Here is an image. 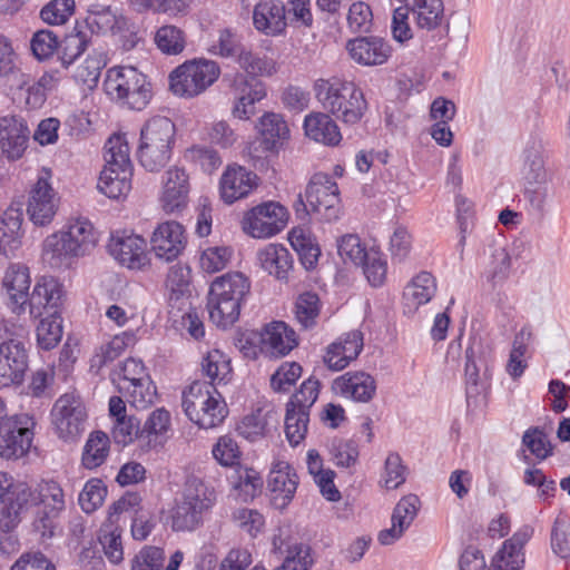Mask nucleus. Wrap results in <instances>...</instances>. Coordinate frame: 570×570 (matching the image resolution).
<instances>
[{
  "instance_id": "nucleus-1",
  "label": "nucleus",
  "mask_w": 570,
  "mask_h": 570,
  "mask_svg": "<svg viewBox=\"0 0 570 570\" xmlns=\"http://www.w3.org/2000/svg\"><path fill=\"white\" fill-rule=\"evenodd\" d=\"M240 68L250 76L237 73L233 81L235 102L232 109L234 117L247 120L256 112V102L266 97L265 83L258 80V76H272L276 72V63L272 58L259 56L246 50L237 59Z\"/></svg>"
},
{
  "instance_id": "nucleus-2",
  "label": "nucleus",
  "mask_w": 570,
  "mask_h": 570,
  "mask_svg": "<svg viewBox=\"0 0 570 570\" xmlns=\"http://www.w3.org/2000/svg\"><path fill=\"white\" fill-rule=\"evenodd\" d=\"M249 293L250 281L243 273L228 272L217 276L207 294L209 320L222 328L234 325Z\"/></svg>"
},
{
  "instance_id": "nucleus-3",
  "label": "nucleus",
  "mask_w": 570,
  "mask_h": 570,
  "mask_svg": "<svg viewBox=\"0 0 570 570\" xmlns=\"http://www.w3.org/2000/svg\"><path fill=\"white\" fill-rule=\"evenodd\" d=\"M313 89L324 109L344 124L360 122L368 108L362 89L353 81L337 77L321 78L314 82Z\"/></svg>"
},
{
  "instance_id": "nucleus-4",
  "label": "nucleus",
  "mask_w": 570,
  "mask_h": 570,
  "mask_svg": "<svg viewBox=\"0 0 570 570\" xmlns=\"http://www.w3.org/2000/svg\"><path fill=\"white\" fill-rule=\"evenodd\" d=\"M176 142V126L165 116L149 118L140 129L136 156L150 173H158L169 163Z\"/></svg>"
},
{
  "instance_id": "nucleus-5",
  "label": "nucleus",
  "mask_w": 570,
  "mask_h": 570,
  "mask_svg": "<svg viewBox=\"0 0 570 570\" xmlns=\"http://www.w3.org/2000/svg\"><path fill=\"white\" fill-rule=\"evenodd\" d=\"M27 330L0 320V389L20 385L29 368Z\"/></svg>"
},
{
  "instance_id": "nucleus-6",
  "label": "nucleus",
  "mask_w": 570,
  "mask_h": 570,
  "mask_svg": "<svg viewBox=\"0 0 570 570\" xmlns=\"http://www.w3.org/2000/svg\"><path fill=\"white\" fill-rule=\"evenodd\" d=\"M105 150L106 166L100 173L98 188L107 197L118 199L131 189L130 148L122 136L114 135L107 140Z\"/></svg>"
},
{
  "instance_id": "nucleus-7",
  "label": "nucleus",
  "mask_w": 570,
  "mask_h": 570,
  "mask_svg": "<svg viewBox=\"0 0 570 570\" xmlns=\"http://www.w3.org/2000/svg\"><path fill=\"white\" fill-rule=\"evenodd\" d=\"M106 94L131 110L145 109L153 98L148 77L135 67H114L104 82Z\"/></svg>"
},
{
  "instance_id": "nucleus-8",
  "label": "nucleus",
  "mask_w": 570,
  "mask_h": 570,
  "mask_svg": "<svg viewBox=\"0 0 570 570\" xmlns=\"http://www.w3.org/2000/svg\"><path fill=\"white\" fill-rule=\"evenodd\" d=\"M181 406L188 419L200 429L216 428L228 414L222 394L207 382H193L183 393Z\"/></svg>"
},
{
  "instance_id": "nucleus-9",
  "label": "nucleus",
  "mask_w": 570,
  "mask_h": 570,
  "mask_svg": "<svg viewBox=\"0 0 570 570\" xmlns=\"http://www.w3.org/2000/svg\"><path fill=\"white\" fill-rule=\"evenodd\" d=\"M215 492L203 480L188 478L183 500L178 502L171 515L174 531H193L203 523V515L214 505Z\"/></svg>"
},
{
  "instance_id": "nucleus-10",
  "label": "nucleus",
  "mask_w": 570,
  "mask_h": 570,
  "mask_svg": "<svg viewBox=\"0 0 570 570\" xmlns=\"http://www.w3.org/2000/svg\"><path fill=\"white\" fill-rule=\"evenodd\" d=\"M219 76L220 67L214 60H186L169 73V89L177 97L194 98L205 92Z\"/></svg>"
},
{
  "instance_id": "nucleus-11",
  "label": "nucleus",
  "mask_w": 570,
  "mask_h": 570,
  "mask_svg": "<svg viewBox=\"0 0 570 570\" xmlns=\"http://www.w3.org/2000/svg\"><path fill=\"white\" fill-rule=\"evenodd\" d=\"M321 383L314 377L305 380L286 403L285 435L292 446L301 444L307 434L309 410L316 402Z\"/></svg>"
},
{
  "instance_id": "nucleus-12",
  "label": "nucleus",
  "mask_w": 570,
  "mask_h": 570,
  "mask_svg": "<svg viewBox=\"0 0 570 570\" xmlns=\"http://www.w3.org/2000/svg\"><path fill=\"white\" fill-rule=\"evenodd\" d=\"M87 410L78 394L60 395L51 410V421L59 439L75 442L83 433L87 422Z\"/></svg>"
},
{
  "instance_id": "nucleus-13",
  "label": "nucleus",
  "mask_w": 570,
  "mask_h": 570,
  "mask_svg": "<svg viewBox=\"0 0 570 570\" xmlns=\"http://www.w3.org/2000/svg\"><path fill=\"white\" fill-rule=\"evenodd\" d=\"M305 198L313 215L320 220L331 223L338 219L341 212L340 189L331 175L314 174L306 186Z\"/></svg>"
},
{
  "instance_id": "nucleus-14",
  "label": "nucleus",
  "mask_w": 570,
  "mask_h": 570,
  "mask_svg": "<svg viewBox=\"0 0 570 570\" xmlns=\"http://www.w3.org/2000/svg\"><path fill=\"white\" fill-rule=\"evenodd\" d=\"M35 420L19 414L0 420V456L7 460L26 455L35 436Z\"/></svg>"
},
{
  "instance_id": "nucleus-15",
  "label": "nucleus",
  "mask_w": 570,
  "mask_h": 570,
  "mask_svg": "<svg viewBox=\"0 0 570 570\" xmlns=\"http://www.w3.org/2000/svg\"><path fill=\"white\" fill-rule=\"evenodd\" d=\"M45 492V482L32 488L26 482H11L0 507V529L12 530L20 521V514L30 507L38 505Z\"/></svg>"
},
{
  "instance_id": "nucleus-16",
  "label": "nucleus",
  "mask_w": 570,
  "mask_h": 570,
  "mask_svg": "<svg viewBox=\"0 0 570 570\" xmlns=\"http://www.w3.org/2000/svg\"><path fill=\"white\" fill-rule=\"evenodd\" d=\"M287 209L276 202H266L248 210L243 229L255 238H267L278 234L287 223Z\"/></svg>"
},
{
  "instance_id": "nucleus-17",
  "label": "nucleus",
  "mask_w": 570,
  "mask_h": 570,
  "mask_svg": "<svg viewBox=\"0 0 570 570\" xmlns=\"http://www.w3.org/2000/svg\"><path fill=\"white\" fill-rule=\"evenodd\" d=\"M65 510V494L56 481L45 482V492L38 503L32 527L41 538H52L59 528V518Z\"/></svg>"
},
{
  "instance_id": "nucleus-18",
  "label": "nucleus",
  "mask_w": 570,
  "mask_h": 570,
  "mask_svg": "<svg viewBox=\"0 0 570 570\" xmlns=\"http://www.w3.org/2000/svg\"><path fill=\"white\" fill-rule=\"evenodd\" d=\"M147 243L136 234L127 230L111 234L108 243V252L121 265L131 269H139L148 263Z\"/></svg>"
},
{
  "instance_id": "nucleus-19",
  "label": "nucleus",
  "mask_w": 570,
  "mask_h": 570,
  "mask_svg": "<svg viewBox=\"0 0 570 570\" xmlns=\"http://www.w3.org/2000/svg\"><path fill=\"white\" fill-rule=\"evenodd\" d=\"M187 244L185 228L175 220L160 223L150 237V247L155 256L173 262L183 253Z\"/></svg>"
},
{
  "instance_id": "nucleus-20",
  "label": "nucleus",
  "mask_w": 570,
  "mask_h": 570,
  "mask_svg": "<svg viewBox=\"0 0 570 570\" xmlns=\"http://www.w3.org/2000/svg\"><path fill=\"white\" fill-rule=\"evenodd\" d=\"M163 178L164 186L160 197L163 209L167 214L181 213L189 202V175L185 168L173 166L165 173Z\"/></svg>"
},
{
  "instance_id": "nucleus-21",
  "label": "nucleus",
  "mask_w": 570,
  "mask_h": 570,
  "mask_svg": "<svg viewBox=\"0 0 570 570\" xmlns=\"http://www.w3.org/2000/svg\"><path fill=\"white\" fill-rule=\"evenodd\" d=\"M57 193L46 178L40 177L30 190L27 213L37 226L50 224L58 209Z\"/></svg>"
},
{
  "instance_id": "nucleus-22",
  "label": "nucleus",
  "mask_w": 570,
  "mask_h": 570,
  "mask_svg": "<svg viewBox=\"0 0 570 570\" xmlns=\"http://www.w3.org/2000/svg\"><path fill=\"white\" fill-rule=\"evenodd\" d=\"M297 485L298 476L294 468L284 461L274 463L267 479L272 505L284 510L292 502Z\"/></svg>"
},
{
  "instance_id": "nucleus-23",
  "label": "nucleus",
  "mask_w": 570,
  "mask_h": 570,
  "mask_svg": "<svg viewBox=\"0 0 570 570\" xmlns=\"http://www.w3.org/2000/svg\"><path fill=\"white\" fill-rule=\"evenodd\" d=\"M30 137L27 121L20 116L0 118V149L9 160H17L24 154Z\"/></svg>"
},
{
  "instance_id": "nucleus-24",
  "label": "nucleus",
  "mask_w": 570,
  "mask_h": 570,
  "mask_svg": "<svg viewBox=\"0 0 570 570\" xmlns=\"http://www.w3.org/2000/svg\"><path fill=\"white\" fill-rule=\"evenodd\" d=\"M465 394L469 405H478L479 397L485 396L490 386V367L487 360L478 355L474 346L465 350Z\"/></svg>"
},
{
  "instance_id": "nucleus-25",
  "label": "nucleus",
  "mask_w": 570,
  "mask_h": 570,
  "mask_svg": "<svg viewBox=\"0 0 570 570\" xmlns=\"http://www.w3.org/2000/svg\"><path fill=\"white\" fill-rule=\"evenodd\" d=\"M27 304L30 315L35 318L45 314L56 316L62 304V285L53 277H42L35 285Z\"/></svg>"
},
{
  "instance_id": "nucleus-26",
  "label": "nucleus",
  "mask_w": 570,
  "mask_h": 570,
  "mask_svg": "<svg viewBox=\"0 0 570 570\" xmlns=\"http://www.w3.org/2000/svg\"><path fill=\"white\" fill-rule=\"evenodd\" d=\"M351 58L362 66H380L392 55L389 42L381 37L363 36L351 39L346 43Z\"/></svg>"
},
{
  "instance_id": "nucleus-27",
  "label": "nucleus",
  "mask_w": 570,
  "mask_h": 570,
  "mask_svg": "<svg viewBox=\"0 0 570 570\" xmlns=\"http://www.w3.org/2000/svg\"><path fill=\"white\" fill-rule=\"evenodd\" d=\"M332 391L356 402H370L376 393V382L372 375L363 371L346 372L337 376L332 384Z\"/></svg>"
},
{
  "instance_id": "nucleus-28",
  "label": "nucleus",
  "mask_w": 570,
  "mask_h": 570,
  "mask_svg": "<svg viewBox=\"0 0 570 570\" xmlns=\"http://www.w3.org/2000/svg\"><path fill=\"white\" fill-rule=\"evenodd\" d=\"M261 350L273 357H283L298 345L296 332L283 321L265 325L261 333Z\"/></svg>"
},
{
  "instance_id": "nucleus-29",
  "label": "nucleus",
  "mask_w": 570,
  "mask_h": 570,
  "mask_svg": "<svg viewBox=\"0 0 570 570\" xmlns=\"http://www.w3.org/2000/svg\"><path fill=\"white\" fill-rule=\"evenodd\" d=\"M257 185V175L243 166H228L220 178V197L226 204L248 196Z\"/></svg>"
},
{
  "instance_id": "nucleus-30",
  "label": "nucleus",
  "mask_w": 570,
  "mask_h": 570,
  "mask_svg": "<svg viewBox=\"0 0 570 570\" xmlns=\"http://www.w3.org/2000/svg\"><path fill=\"white\" fill-rule=\"evenodd\" d=\"M3 287L9 296V307L20 315L24 312L30 297L29 287L31 284L29 268L24 265L12 264L4 273Z\"/></svg>"
},
{
  "instance_id": "nucleus-31",
  "label": "nucleus",
  "mask_w": 570,
  "mask_h": 570,
  "mask_svg": "<svg viewBox=\"0 0 570 570\" xmlns=\"http://www.w3.org/2000/svg\"><path fill=\"white\" fill-rule=\"evenodd\" d=\"M253 23L266 36L282 35L287 27L286 6L282 0L258 2L253 11Z\"/></svg>"
},
{
  "instance_id": "nucleus-32",
  "label": "nucleus",
  "mask_w": 570,
  "mask_h": 570,
  "mask_svg": "<svg viewBox=\"0 0 570 570\" xmlns=\"http://www.w3.org/2000/svg\"><path fill=\"white\" fill-rule=\"evenodd\" d=\"M78 28L90 35H105L109 31L115 32L122 29L125 24V18L117 16L110 8V6L104 4H91L88 9L86 18L81 21L76 22Z\"/></svg>"
},
{
  "instance_id": "nucleus-33",
  "label": "nucleus",
  "mask_w": 570,
  "mask_h": 570,
  "mask_svg": "<svg viewBox=\"0 0 570 570\" xmlns=\"http://www.w3.org/2000/svg\"><path fill=\"white\" fill-rule=\"evenodd\" d=\"M23 213L20 208L8 207L0 216V254L9 257L20 248L22 242Z\"/></svg>"
},
{
  "instance_id": "nucleus-34",
  "label": "nucleus",
  "mask_w": 570,
  "mask_h": 570,
  "mask_svg": "<svg viewBox=\"0 0 570 570\" xmlns=\"http://www.w3.org/2000/svg\"><path fill=\"white\" fill-rule=\"evenodd\" d=\"M304 130L308 138L327 146H336L342 139L335 120L324 112H313L304 119Z\"/></svg>"
},
{
  "instance_id": "nucleus-35",
  "label": "nucleus",
  "mask_w": 570,
  "mask_h": 570,
  "mask_svg": "<svg viewBox=\"0 0 570 570\" xmlns=\"http://www.w3.org/2000/svg\"><path fill=\"white\" fill-rule=\"evenodd\" d=\"M436 291L435 278L429 272L416 275L403 292V305L409 312L431 301Z\"/></svg>"
},
{
  "instance_id": "nucleus-36",
  "label": "nucleus",
  "mask_w": 570,
  "mask_h": 570,
  "mask_svg": "<svg viewBox=\"0 0 570 570\" xmlns=\"http://www.w3.org/2000/svg\"><path fill=\"white\" fill-rule=\"evenodd\" d=\"M261 266L279 281L288 278V272L293 267V256L283 245L269 244L258 252Z\"/></svg>"
},
{
  "instance_id": "nucleus-37",
  "label": "nucleus",
  "mask_w": 570,
  "mask_h": 570,
  "mask_svg": "<svg viewBox=\"0 0 570 570\" xmlns=\"http://www.w3.org/2000/svg\"><path fill=\"white\" fill-rule=\"evenodd\" d=\"M544 148L538 138H531L523 151V177L525 183L548 181V174L544 166Z\"/></svg>"
},
{
  "instance_id": "nucleus-38",
  "label": "nucleus",
  "mask_w": 570,
  "mask_h": 570,
  "mask_svg": "<svg viewBox=\"0 0 570 570\" xmlns=\"http://www.w3.org/2000/svg\"><path fill=\"white\" fill-rule=\"evenodd\" d=\"M288 239L304 268L314 269L321 256V248L312 233L303 228H293Z\"/></svg>"
},
{
  "instance_id": "nucleus-39",
  "label": "nucleus",
  "mask_w": 570,
  "mask_h": 570,
  "mask_svg": "<svg viewBox=\"0 0 570 570\" xmlns=\"http://www.w3.org/2000/svg\"><path fill=\"white\" fill-rule=\"evenodd\" d=\"M90 42V35L78 28L76 23L72 31L59 40L57 53L61 66L63 68L71 66L86 51Z\"/></svg>"
},
{
  "instance_id": "nucleus-40",
  "label": "nucleus",
  "mask_w": 570,
  "mask_h": 570,
  "mask_svg": "<svg viewBox=\"0 0 570 570\" xmlns=\"http://www.w3.org/2000/svg\"><path fill=\"white\" fill-rule=\"evenodd\" d=\"M415 16L416 26L425 30L436 29L444 13L442 0H405Z\"/></svg>"
},
{
  "instance_id": "nucleus-41",
  "label": "nucleus",
  "mask_w": 570,
  "mask_h": 570,
  "mask_svg": "<svg viewBox=\"0 0 570 570\" xmlns=\"http://www.w3.org/2000/svg\"><path fill=\"white\" fill-rule=\"evenodd\" d=\"M259 132L265 149L274 150L289 136V129L283 116L275 112H266L259 119Z\"/></svg>"
},
{
  "instance_id": "nucleus-42",
  "label": "nucleus",
  "mask_w": 570,
  "mask_h": 570,
  "mask_svg": "<svg viewBox=\"0 0 570 570\" xmlns=\"http://www.w3.org/2000/svg\"><path fill=\"white\" fill-rule=\"evenodd\" d=\"M171 426V416L165 407H158L150 412L142 425V436L148 444L163 445L168 439V431Z\"/></svg>"
},
{
  "instance_id": "nucleus-43",
  "label": "nucleus",
  "mask_w": 570,
  "mask_h": 570,
  "mask_svg": "<svg viewBox=\"0 0 570 570\" xmlns=\"http://www.w3.org/2000/svg\"><path fill=\"white\" fill-rule=\"evenodd\" d=\"M149 374L141 360L127 358L119 365V368L111 374V381L118 392H127L134 383L148 381Z\"/></svg>"
},
{
  "instance_id": "nucleus-44",
  "label": "nucleus",
  "mask_w": 570,
  "mask_h": 570,
  "mask_svg": "<svg viewBox=\"0 0 570 570\" xmlns=\"http://www.w3.org/2000/svg\"><path fill=\"white\" fill-rule=\"evenodd\" d=\"M62 230L67 238H70V245L76 246L80 256L94 248L97 243L95 228L88 219L77 218Z\"/></svg>"
},
{
  "instance_id": "nucleus-45",
  "label": "nucleus",
  "mask_w": 570,
  "mask_h": 570,
  "mask_svg": "<svg viewBox=\"0 0 570 570\" xmlns=\"http://www.w3.org/2000/svg\"><path fill=\"white\" fill-rule=\"evenodd\" d=\"M43 258L51 265L58 266L63 259L80 256L76 246L70 245L63 230L49 235L43 242Z\"/></svg>"
},
{
  "instance_id": "nucleus-46",
  "label": "nucleus",
  "mask_w": 570,
  "mask_h": 570,
  "mask_svg": "<svg viewBox=\"0 0 570 570\" xmlns=\"http://www.w3.org/2000/svg\"><path fill=\"white\" fill-rule=\"evenodd\" d=\"M110 441L108 435L102 431L92 432L83 448L82 465L86 469H96L100 466L109 454Z\"/></svg>"
},
{
  "instance_id": "nucleus-47",
  "label": "nucleus",
  "mask_w": 570,
  "mask_h": 570,
  "mask_svg": "<svg viewBox=\"0 0 570 570\" xmlns=\"http://www.w3.org/2000/svg\"><path fill=\"white\" fill-rule=\"evenodd\" d=\"M204 374L210 379L208 384H226L230 380L232 365L230 360L220 351L213 350L202 361Z\"/></svg>"
},
{
  "instance_id": "nucleus-48",
  "label": "nucleus",
  "mask_w": 570,
  "mask_h": 570,
  "mask_svg": "<svg viewBox=\"0 0 570 570\" xmlns=\"http://www.w3.org/2000/svg\"><path fill=\"white\" fill-rule=\"evenodd\" d=\"M295 317L303 328H313L321 312V301L316 293L304 292L295 302Z\"/></svg>"
},
{
  "instance_id": "nucleus-49",
  "label": "nucleus",
  "mask_w": 570,
  "mask_h": 570,
  "mask_svg": "<svg viewBox=\"0 0 570 570\" xmlns=\"http://www.w3.org/2000/svg\"><path fill=\"white\" fill-rule=\"evenodd\" d=\"M330 454L337 468L352 469L358 462V444L352 439H335L331 443Z\"/></svg>"
},
{
  "instance_id": "nucleus-50",
  "label": "nucleus",
  "mask_w": 570,
  "mask_h": 570,
  "mask_svg": "<svg viewBox=\"0 0 570 570\" xmlns=\"http://www.w3.org/2000/svg\"><path fill=\"white\" fill-rule=\"evenodd\" d=\"M522 444L540 461L553 454L554 448L548 434L540 426L529 428L522 435Z\"/></svg>"
},
{
  "instance_id": "nucleus-51",
  "label": "nucleus",
  "mask_w": 570,
  "mask_h": 570,
  "mask_svg": "<svg viewBox=\"0 0 570 570\" xmlns=\"http://www.w3.org/2000/svg\"><path fill=\"white\" fill-rule=\"evenodd\" d=\"M62 337L61 317L59 314L40 320L37 326V342L42 350L50 351L57 346Z\"/></svg>"
},
{
  "instance_id": "nucleus-52",
  "label": "nucleus",
  "mask_w": 570,
  "mask_h": 570,
  "mask_svg": "<svg viewBox=\"0 0 570 570\" xmlns=\"http://www.w3.org/2000/svg\"><path fill=\"white\" fill-rule=\"evenodd\" d=\"M155 43L163 53L178 55L185 49L186 40L183 30L168 24L156 31Z\"/></svg>"
},
{
  "instance_id": "nucleus-53",
  "label": "nucleus",
  "mask_w": 570,
  "mask_h": 570,
  "mask_svg": "<svg viewBox=\"0 0 570 570\" xmlns=\"http://www.w3.org/2000/svg\"><path fill=\"white\" fill-rule=\"evenodd\" d=\"M234 250L230 246L207 247L200 255V267L204 272L213 274L227 267Z\"/></svg>"
},
{
  "instance_id": "nucleus-54",
  "label": "nucleus",
  "mask_w": 570,
  "mask_h": 570,
  "mask_svg": "<svg viewBox=\"0 0 570 570\" xmlns=\"http://www.w3.org/2000/svg\"><path fill=\"white\" fill-rule=\"evenodd\" d=\"M107 487L100 479H90L79 494L78 502L82 511L91 513L105 501Z\"/></svg>"
},
{
  "instance_id": "nucleus-55",
  "label": "nucleus",
  "mask_w": 570,
  "mask_h": 570,
  "mask_svg": "<svg viewBox=\"0 0 570 570\" xmlns=\"http://www.w3.org/2000/svg\"><path fill=\"white\" fill-rule=\"evenodd\" d=\"M313 563L311 547L305 543H296L288 548L282 564L274 570H311Z\"/></svg>"
},
{
  "instance_id": "nucleus-56",
  "label": "nucleus",
  "mask_w": 570,
  "mask_h": 570,
  "mask_svg": "<svg viewBox=\"0 0 570 570\" xmlns=\"http://www.w3.org/2000/svg\"><path fill=\"white\" fill-rule=\"evenodd\" d=\"M136 409H146L153 404L157 396L155 383L148 377V381L134 383L129 391L119 392Z\"/></svg>"
},
{
  "instance_id": "nucleus-57",
  "label": "nucleus",
  "mask_w": 570,
  "mask_h": 570,
  "mask_svg": "<svg viewBox=\"0 0 570 570\" xmlns=\"http://www.w3.org/2000/svg\"><path fill=\"white\" fill-rule=\"evenodd\" d=\"M112 438L117 444L121 445H128L136 439H145L140 420L134 415L117 420L112 429Z\"/></svg>"
},
{
  "instance_id": "nucleus-58",
  "label": "nucleus",
  "mask_w": 570,
  "mask_h": 570,
  "mask_svg": "<svg viewBox=\"0 0 570 570\" xmlns=\"http://www.w3.org/2000/svg\"><path fill=\"white\" fill-rule=\"evenodd\" d=\"M337 252L344 263L351 262L358 266L370 252L362 245L357 235H344L337 242Z\"/></svg>"
},
{
  "instance_id": "nucleus-59",
  "label": "nucleus",
  "mask_w": 570,
  "mask_h": 570,
  "mask_svg": "<svg viewBox=\"0 0 570 570\" xmlns=\"http://www.w3.org/2000/svg\"><path fill=\"white\" fill-rule=\"evenodd\" d=\"M421 501L415 494L403 497L395 505L392 513V521L401 529H407L417 515Z\"/></svg>"
},
{
  "instance_id": "nucleus-60",
  "label": "nucleus",
  "mask_w": 570,
  "mask_h": 570,
  "mask_svg": "<svg viewBox=\"0 0 570 570\" xmlns=\"http://www.w3.org/2000/svg\"><path fill=\"white\" fill-rule=\"evenodd\" d=\"M215 460L223 466H234L239 463L242 452L237 442L230 435L220 436L212 450Z\"/></svg>"
},
{
  "instance_id": "nucleus-61",
  "label": "nucleus",
  "mask_w": 570,
  "mask_h": 570,
  "mask_svg": "<svg viewBox=\"0 0 570 570\" xmlns=\"http://www.w3.org/2000/svg\"><path fill=\"white\" fill-rule=\"evenodd\" d=\"M302 366L297 362H285L271 377V386L276 392H287L302 375Z\"/></svg>"
},
{
  "instance_id": "nucleus-62",
  "label": "nucleus",
  "mask_w": 570,
  "mask_h": 570,
  "mask_svg": "<svg viewBox=\"0 0 570 570\" xmlns=\"http://www.w3.org/2000/svg\"><path fill=\"white\" fill-rule=\"evenodd\" d=\"M165 551L155 546H145L131 561V570H164Z\"/></svg>"
},
{
  "instance_id": "nucleus-63",
  "label": "nucleus",
  "mask_w": 570,
  "mask_h": 570,
  "mask_svg": "<svg viewBox=\"0 0 570 570\" xmlns=\"http://www.w3.org/2000/svg\"><path fill=\"white\" fill-rule=\"evenodd\" d=\"M360 266L363 267V273L373 287L383 285L386 278L387 264L379 252L370 250Z\"/></svg>"
},
{
  "instance_id": "nucleus-64",
  "label": "nucleus",
  "mask_w": 570,
  "mask_h": 570,
  "mask_svg": "<svg viewBox=\"0 0 570 570\" xmlns=\"http://www.w3.org/2000/svg\"><path fill=\"white\" fill-rule=\"evenodd\" d=\"M75 11V0H51L40 11L48 24H62Z\"/></svg>"
}]
</instances>
